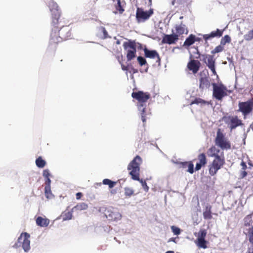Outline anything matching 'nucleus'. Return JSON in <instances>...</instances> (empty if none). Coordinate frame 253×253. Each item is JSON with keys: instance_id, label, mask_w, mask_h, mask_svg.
<instances>
[{"instance_id": "obj_1", "label": "nucleus", "mask_w": 253, "mask_h": 253, "mask_svg": "<svg viewBox=\"0 0 253 253\" xmlns=\"http://www.w3.org/2000/svg\"><path fill=\"white\" fill-rule=\"evenodd\" d=\"M207 154L209 157L214 158L211 164L209 166V173L213 176L225 164L223 152L215 146H212L208 150Z\"/></svg>"}, {"instance_id": "obj_2", "label": "nucleus", "mask_w": 253, "mask_h": 253, "mask_svg": "<svg viewBox=\"0 0 253 253\" xmlns=\"http://www.w3.org/2000/svg\"><path fill=\"white\" fill-rule=\"evenodd\" d=\"M132 97L138 101V109L140 114L142 121L143 123L146 121L147 115L149 114V111L146 109V101L150 98V95L147 92L142 91L133 92Z\"/></svg>"}, {"instance_id": "obj_3", "label": "nucleus", "mask_w": 253, "mask_h": 253, "mask_svg": "<svg viewBox=\"0 0 253 253\" xmlns=\"http://www.w3.org/2000/svg\"><path fill=\"white\" fill-rule=\"evenodd\" d=\"M142 163V159L139 156H136L134 159L129 163L127 167V169L130 170L129 174L131 176L132 179L134 180L139 181L144 189V190L147 192L149 190V187L147 186L145 180L140 179L139 178V166Z\"/></svg>"}, {"instance_id": "obj_4", "label": "nucleus", "mask_w": 253, "mask_h": 253, "mask_svg": "<svg viewBox=\"0 0 253 253\" xmlns=\"http://www.w3.org/2000/svg\"><path fill=\"white\" fill-rule=\"evenodd\" d=\"M30 235L26 232L22 233L15 244L17 247H21L25 252L30 251Z\"/></svg>"}, {"instance_id": "obj_5", "label": "nucleus", "mask_w": 253, "mask_h": 253, "mask_svg": "<svg viewBox=\"0 0 253 253\" xmlns=\"http://www.w3.org/2000/svg\"><path fill=\"white\" fill-rule=\"evenodd\" d=\"M215 143L216 146L221 148L222 149L227 150L231 148L230 143L228 139L225 137V135L218 129L216 136L215 139Z\"/></svg>"}, {"instance_id": "obj_6", "label": "nucleus", "mask_w": 253, "mask_h": 253, "mask_svg": "<svg viewBox=\"0 0 253 253\" xmlns=\"http://www.w3.org/2000/svg\"><path fill=\"white\" fill-rule=\"evenodd\" d=\"M213 86L212 96L218 100H221L222 98L227 95V88L222 84H212Z\"/></svg>"}, {"instance_id": "obj_7", "label": "nucleus", "mask_w": 253, "mask_h": 253, "mask_svg": "<svg viewBox=\"0 0 253 253\" xmlns=\"http://www.w3.org/2000/svg\"><path fill=\"white\" fill-rule=\"evenodd\" d=\"M59 37L56 38V39H54V36L53 33L51 34V40L53 42H58L61 41V40H66L71 37L70 29L69 26H63L58 31Z\"/></svg>"}, {"instance_id": "obj_8", "label": "nucleus", "mask_w": 253, "mask_h": 253, "mask_svg": "<svg viewBox=\"0 0 253 253\" xmlns=\"http://www.w3.org/2000/svg\"><path fill=\"white\" fill-rule=\"evenodd\" d=\"M239 111L241 112L245 116L253 110V99L246 102L239 103Z\"/></svg>"}, {"instance_id": "obj_9", "label": "nucleus", "mask_w": 253, "mask_h": 253, "mask_svg": "<svg viewBox=\"0 0 253 253\" xmlns=\"http://www.w3.org/2000/svg\"><path fill=\"white\" fill-rule=\"evenodd\" d=\"M49 7L52 12V23L55 25L57 24L58 19L60 16V13L58 10V6L56 2L51 0L49 2Z\"/></svg>"}, {"instance_id": "obj_10", "label": "nucleus", "mask_w": 253, "mask_h": 253, "mask_svg": "<svg viewBox=\"0 0 253 253\" xmlns=\"http://www.w3.org/2000/svg\"><path fill=\"white\" fill-rule=\"evenodd\" d=\"M153 13L152 9L144 11L142 9L138 8L136 11V18L139 22H144L149 19Z\"/></svg>"}, {"instance_id": "obj_11", "label": "nucleus", "mask_w": 253, "mask_h": 253, "mask_svg": "<svg viewBox=\"0 0 253 253\" xmlns=\"http://www.w3.org/2000/svg\"><path fill=\"white\" fill-rule=\"evenodd\" d=\"M124 46L126 49L128 47L130 48L127 49L126 57L128 61H130L135 56L136 50L134 43L133 42H126L124 43Z\"/></svg>"}, {"instance_id": "obj_12", "label": "nucleus", "mask_w": 253, "mask_h": 253, "mask_svg": "<svg viewBox=\"0 0 253 253\" xmlns=\"http://www.w3.org/2000/svg\"><path fill=\"white\" fill-rule=\"evenodd\" d=\"M203 61L206 63L208 68L211 70L214 75H216V73L215 69V59L211 55H203Z\"/></svg>"}, {"instance_id": "obj_13", "label": "nucleus", "mask_w": 253, "mask_h": 253, "mask_svg": "<svg viewBox=\"0 0 253 253\" xmlns=\"http://www.w3.org/2000/svg\"><path fill=\"white\" fill-rule=\"evenodd\" d=\"M105 216L109 220L118 221L121 219L122 215L118 211H114L112 209H108L106 211Z\"/></svg>"}, {"instance_id": "obj_14", "label": "nucleus", "mask_w": 253, "mask_h": 253, "mask_svg": "<svg viewBox=\"0 0 253 253\" xmlns=\"http://www.w3.org/2000/svg\"><path fill=\"white\" fill-rule=\"evenodd\" d=\"M226 119V122L229 125L231 129H233L242 125L241 121L237 116L229 117Z\"/></svg>"}, {"instance_id": "obj_15", "label": "nucleus", "mask_w": 253, "mask_h": 253, "mask_svg": "<svg viewBox=\"0 0 253 253\" xmlns=\"http://www.w3.org/2000/svg\"><path fill=\"white\" fill-rule=\"evenodd\" d=\"M178 40L177 35L172 33L170 35H165L163 37L162 42L169 44L174 43Z\"/></svg>"}, {"instance_id": "obj_16", "label": "nucleus", "mask_w": 253, "mask_h": 253, "mask_svg": "<svg viewBox=\"0 0 253 253\" xmlns=\"http://www.w3.org/2000/svg\"><path fill=\"white\" fill-rule=\"evenodd\" d=\"M145 56L147 58L152 59L157 58V62L160 61V58L158 52L156 50H150L145 48L144 49Z\"/></svg>"}, {"instance_id": "obj_17", "label": "nucleus", "mask_w": 253, "mask_h": 253, "mask_svg": "<svg viewBox=\"0 0 253 253\" xmlns=\"http://www.w3.org/2000/svg\"><path fill=\"white\" fill-rule=\"evenodd\" d=\"M222 35V32L219 29H217L215 31L211 32L210 34L203 35V38L205 41H207L210 39L213 38L214 37H220Z\"/></svg>"}, {"instance_id": "obj_18", "label": "nucleus", "mask_w": 253, "mask_h": 253, "mask_svg": "<svg viewBox=\"0 0 253 253\" xmlns=\"http://www.w3.org/2000/svg\"><path fill=\"white\" fill-rule=\"evenodd\" d=\"M199 61L193 60L188 63V68L190 70L192 71L194 74H195L199 70Z\"/></svg>"}, {"instance_id": "obj_19", "label": "nucleus", "mask_w": 253, "mask_h": 253, "mask_svg": "<svg viewBox=\"0 0 253 253\" xmlns=\"http://www.w3.org/2000/svg\"><path fill=\"white\" fill-rule=\"evenodd\" d=\"M175 30L176 33L175 34L177 35L178 37L184 33H185L186 34L188 33V30L186 28L185 25L182 23H181L178 25H176Z\"/></svg>"}, {"instance_id": "obj_20", "label": "nucleus", "mask_w": 253, "mask_h": 253, "mask_svg": "<svg viewBox=\"0 0 253 253\" xmlns=\"http://www.w3.org/2000/svg\"><path fill=\"white\" fill-rule=\"evenodd\" d=\"M36 223L41 227H47L49 224V220L39 216L36 219Z\"/></svg>"}, {"instance_id": "obj_21", "label": "nucleus", "mask_w": 253, "mask_h": 253, "mask_svg": "<svg viewBox=\"0 0 253 253\" xmlns=\"http://www.w3.org/2000/svg\"><path fill=\"white\" fill-rule=\"evenodd\" d=\"M203 216L205 219H211L212 218L211 206L207 205L203 212Z\"/></svg>"}, {"instance_id": "obj_22", "label": "nucleus", "mask_w": 253, "mask_h": 253, "mask_svg": "<svg viewBox=\"0 0 253 253\" xmlns=\"http://www.w3.org/2000/svg\"><path fill=\"white\" fill-rule=\"evenodd\" d=\"M210 86V82L206 78H201L200 80V88L202 89L208 88Z\"/></svg>"}, {"instance_id": "obj_23", "label": "nucleus", "mask_w": 253, "mask_h": 253, "mask_svg": "<svg viewBox=\"0 0 253 253\" xmlns=\"http://www.w3.org/2000/svg\"><path fill=\"white\" fill-rule=\"evenodd\" d=\"M88 208V205L85 203H80L77 204L76 206L73 207L72 209V211H82L85 210Z\"/></svg>"}, {"instance_id": "obj_24", "label": "nucleus", "mask_w": 253, "mask_h": 253, "mask_svg": "<svg viewBox=\"0 0 253 253\" xmlns=\"http://www.w3.org/2000/svg\"><path fill=\"white\" fill-rule=\"evenodd\" d=\"M195 41V36L193 35H190L184 42V45L190 46L192 45Z\"/></svg>"}, {"instance_id": "obj_25", "label": "nucleus", "mask_w": 253, "mask_h": 253, "mask_svg": "<svg viewBox=\"0 0 253 253\" xmlns=\"http://www.w3.org/2000/svg\"><path fill=\"white\" fill-rule=\"evenodd\" d=\"M36 164L38 168H42L45 166L46 162L41 157H39L36 160Z\"/></svg>"}, {"instance_id": "obj_26", "label": "nucleus", "mask_w": 253, "mask_h": 253, "mask_svg": "<svg viewBox=\"0 0 253 253\" xmlns=\"http://www.w3.org/2000/svg\"><path fill=\"white\" fill-rule=\"evenodd\" d=\"M73 212V211L71 210V211L63 212L61 215L63 217V220L66 221L71 219L72 218Z\"/></svg>"}, {"instance_id": "obj_27", "label": "nucleus", "mask_w": 253, "mask_h": 253, "mask_svg": "<svg viewBox=\"0 0 253 253\" xmlns=\"http://www.w3.org/2000/svg\"><path fill=\"white\" fill-rule=\"evenodd\" d=\"M207 235V231L205 229H201L198 233L197 239L198 240H205Z\"/></svg>"}, {"instance_id": "obj_28", "label": "nucleus", "mask_w": 253, "mask_h": 253, "mask_svg": "<svg viewBox=\"0 0 253 253\" xmlns=\"http://www.w3.org/2000/svg\"><path fill=\"white\" fill-rule=\"evenodd\" d=\"M207 235V231L205 229H201L198 233L197 239L198 240H205Z\"/></svg>"}, {"instance_id": "obj_29", "label": "nucleus", "mask_w": 253, "mask_h": 253, "mask_svg": "<svg viewBox=\"0 0 253 253\" xmlns=\"http://www.w3.org/2000/svg\"><path fill=\"white\" fill-rule=\"evenodd\" d=\"M44 190L45 197L48 199H52L53 197V195L51 193V187H45Z\"/></svg>"}, {"instance_id": "obj_30", "label": "nucleus", "mask_w": 253, "mask_h": 253, "mask_svg": "<svg viewBox=\"0 0 253 253\" xmlns=\"http://www.w3.org/2000/svg\"><path fill=\"white\" fill-rule=\"evenodd\" d=\"M207 242L205 240H198L196 242V245L199 247L203 249H206Z\"/></svg>"}, {"instance_id": "obj_31", "label": "nucleus", "mask_w": 253, "mask_h": 253, "mask_svg": "<svg viewBox=\"0 0 253 253\" xmlns=\"http://www.w3.org/2000/svg\"><path fill=\"white\" fill-rule=\"evenodd\" d=\"M231 42V38L229 36L225 35L221 40L220 44L224 46L226 43H230Z\"/></svg>"}, {"instance_id": "obj_32", "label": "nucleus", "mask_w": 253, "mask_h": 253, "mask_svg": "<svg viewBox=\"0 0 253 253\" xmlns=\"http://www.w3.org/2000/svg\"><path fill=\"white\" fill-rule=\"evenodd\" d=\"M102 183L104 185H108L110 188H112L115 186L116 183L109 179H104L103 180Z\"/></svg>"}, {"instance_id": "obj_33", "label": "nucleus", "mask_w": 253, "mask_h": 253, "mask_svg": "<svg viewBox=\"0 0 253 253\" xmlns=\"http://www.w3.org/2000/svg\"><path fill=\"white\" fill-rule=\"evenodd\" d=\"M244 39L247 41H250L253 39V29L248 32L244 36Z\"/></svg>"}, {"instance_id": "obj_34", "label": "nucleus", "mask_w": 253, "mask_h": 253, "mask_svg": "<svg viewBox=\"0 0 253 253\" xmlns=\"http://www.w3.org/2000/svg\"><path fill=\"white\" fill-rule=\"evenodd\" d=\"M198 160L200 162L199 163L202 164L203 165H205L207 163L205 155L203 153H202L199 155Z\"/></svg>"}, {"instance_id": "obj_35", "label": "nucleus", "mask_w": 253, "mask_h": 253, "mask_svg": "<svg viewBox=\"0 0 253 253\" xmlns=\"http://www.w3.org/2000/svg\"><path fill=\"white\" fill-rule=\"evenodd\" d=\"M223 49H224V46H223L222 45H221L220 43V45L217 46L214 49V50L211 51V52L212 54H215V53H219V52H220L222 51Z\"/></svg>"}, {"instance_id": "obj_36", "label": "nucleus", "mask_w": 253, "mask_h": 253, "mask_svg": "<svg viewBox=\"0 0 253 253\" xmlns=\"http://www.w3.org/2000/svg\"><path fill=\"white\" fill-rule=\"evenodd\" d=\"M133 193L134 190L132 188L129 187L125 188V194L126 196L130 197L133 195Z\"/></svg>"}, {"instance_id": "obj_37", "label": "nucleus", "mask_w": 253, "mask_h": 253, "mask_svg": "<svg viewBox=\"0 0 253 253\" xmlns=\"http://www.w3.org/2000/svg\"><path fill=\"white\" fill-rule=\"evenodd\" d=\"M170 228H171V231L173 232V234L175 235H178L181 233L180 229L176 226H171L170 227Z\"/></svg>"}, {"instance_id": "obj_38", "label": "nucleus", "mask_w": 253, "mask_h": 253, "mask_svg": "<svg viewBox=\"0 0 253 253\" xmlns=\"http://www.w3.org/2000/svg\"><path fill=\"white\" fill-rule=\"evenodd\" d=\"M98 30L100 33L103 34L102 38L106 39L108 37V33L105 28L104 27H100L98 28Z\"/></svg>"}, {"instance_id": "obj_39", "label": "nucleus", "mask_w": 253, "mask_h": 253, "mask_svg": "<svg viewBox=\"0 0 253 253\" xmlns=\"http://www.w3.org/2000/svg\"><path fill=\"white\" fill-rule=\"evenodd\" d=\"M248 236L249 241L253 244V225L252 227L249 229Z\"/></svg>"}, {"instance_id": "obj_40", "label": "nucleus", "mask_w": 253, "mask_h": 253, "mask_svg": "<svg viewBox=\"0 0 253 253\" xmlns=\"http://www.w3.org/2000/svg\"><path fill=\"white\" fill-rule=\"evenodd\" d=\"M137 60L141 66H143L146 63L145 59L141 56H138L137 57Z\"/></svg>"}, {"instance_id": "obj_41", "label": "nucleus", "mask_w": 253, "mask_h": 253, "mask_svg": "<svg viewBox=\"0 0 253 253\" xmlns=\"http://www.w3.org/2000/svg\"><path fill=\"white\" fill-rule=\"evenodd\" d=\"M193 103H195V104H205L206 103V102L200 99V98H198V99H196L193 102Z\"/></svg>"}, {"instance_id": "obj_42", "label": "nucleus", "mask_w": 253, "mask_h": 253, "mask_svg": "<svg viewBox=\"0 0 253 253\" xmlns=\"http://www.w3.org/2000/svg\"><path fill=\"white\" fill-rule=\"evenodd\" d=\"M188 171L190 173H193L194 172V166L192 163H190L188 165Z\"/></svg>"}, {"instance_id": "obj_43", "label": "nucleus", "mask_w": 253, "mask_h": 253, "mask_svg": "<svg viewBox=\"0 0 253 253\" xmlns=\"http://www.w3.org/2000/svg\"><path fill=\"white\" fill-rule=\"evenodd\" d=\"M117 7H119L117 8L118 10L121 12L122 13L124 11V9L122 8L121 5V1L120 0H117Z\"/></svg>"}, {"instance_id": "obj_44", "label": "nucleus", "mask_w": 253, "mask_h": 253, "mask_svg": "<svg viewBox=\"0 0 253 253\" xmlns=\"http://www.w3.org/2000/svg\"><path fill=\"white\" fill-rule=\"evenodd\" d=\"M43 176L45 177L46 178L47 177H49V176L50 175L49 171L48 169H44L43 171Z\"/></svg>"}, {"instance_id": "obj_45", "label": "nucleus", "mask_w": 253, "mask_h": 253, "mask_svg": "<svg viewBox=\"0 0 253 253\" xmlns=\"http://www.w3.org/2000/svg\"><path fill=\"white\" fill-rule=\"evenodd\" d=\"M251 220V215H248L247 216H246V218H245V225L247 226L248 224H249V223L248 222H250Z\"/></svg>"}, {"instance_id": "obj_46", "label": "nucleus", "mask_w": 253, "mask_h": 253, "mask_svg": "<svg viewBox=\"0 0 253 253\" xmlns=\"http://www.w3.org/2000/svg\"><path fill=\"white\" fill-rule=\"evenodd\" d=\"M51 180L49 177L46 178L45 187H50Z\"/></svg>"}, {"instance_id": "obj_47", "label": "nucleus", "mask_w": 253, "mask_h": 253, "mask_svg": "<svg viewBox=\"0 0 253 253\" xmlns=\"http://www.w3.org/2000/svg\"><path fill=\"white\" fill-rule=\"evenodd\" d=\"M203 165L200 163H197L196 165L195 169L196 170H199L201 169Z\"/></svg>"}, {"instance_id": "obj_48", "label": "nucleus", "mask_w": 253, "mask_h": 253, "mask_svg": "<svg viewBox=\"0 0 253 253\" xmlns=\"http://www.w3.org/2000/svg\"><path fill=\"white\" fill-rule=\"evenodd\" d=\"M241 166H242V169L243 170H245L247 168V166H246V163L244 162V161H242L241 164Z\"/></svg>"}, {"instance_id": "obj_49", "label": "nucleus", "mask_w": 253, "mask_h": 253, "mask_svg": "<svg viewBox=\"0 0 253 253\" xmlns=\"http://www.w3.org/2000/svg\"><path fill=\"white\" fill-rule=\"evenodd\" d=\"M247 173L245 170L242 171L241 173V175L242 178L245 177L247 175Z\"/></svg>"}, {"instance_id": "obj_50", "label": "nucleus", "mask_w": 253, "mask_h": 253, "mask_svg": "<svg viewBox=\"0 0 253 253\" xmlns=\"http://www.w3.org/2000/svg\"><path fill=\"white\" fill-rule=\"evenodd\" d=\"M82 195V194L80 192H78L76 194V199L77 200L80 199L81 196Z\"/></svg>"}, {"instance_id": "obj_51", "label": "nucleus", "mask_w": 253, "mask_h": 253, "mask_svg": "<svg viewBox=\"0 0 253 253\" xmlns=\"http://www.w3.org/2000/svg\"><path fill=\"white\" fill-rule=\"evenodd\" d=\"M247 253H253V246L249 248Z\"/></svg>"}, {"instance_id": "obj_52", "label": "nucleus", "mask_w": 253, "mask_h": 253, "mask_svg": "<svg viewBox=\"0 0 253 253\" xmlns=\"http://www.w3.org/2000/svg\"><path fill=\"white\" fill-rule=\"evenodd\" d=\"M177 238H170V239L169 240L168 242H174V243H176V239H177Z\"/></svg>"}, {"instance_id": "obj_53", "label": "nucleus", "mask_w": 253, "mask_h": 253, "mask_svg": "<svg viewBox=\"0 0 253 253\" xmlns=\"http://www.w3.org/2000/svg\"><path fill=\"white\" fill-rule=\"evenodd\" d=\"M122 70H123L124 71L125 70H127V67H126L125 66L123 65H122Z\"/></svg>"}, {"instance_id": "obj_54", "label": "nucleus", "mask_w": 253, "mask_h": 253, "mask_svg": "<svg viewBox=\"0 0 253 253\" xmlns=\"http://www.w3.org/2000/svg\"><path fill=\"white\" fill-rule=\"evenodd\" d=\"M165 253H174L173 251H167V252H166Z\"/></svg>"}, {"instance_id": "obj_55", "label": "nucleus", "mask_w": 253, "mask_h": 253, "mask_svg": "<svg viewBox=\"0 0 253 253\" xmlns=\"http://www.w3.org/2000/svg\"><path fill=\"white\" fill-rule=\"evenodd\" d=\"M200 41V39L197 38H195V41Z\"/></svg>"}, {"instance_id": "obj_56", "label": "nucleus", "mask_w": 253, "mask_h": 253, "mask_svg": "<svg viewBox=\"0 0 253 253\" xmlns=\"http://www.w3.org/2000/svg\"><path fill=\"white\" fill-rule=\"evenodd\" d=\"M116 43H117V44H120V42L119 41H117L116 42Z\"/></svg>"}, {"instance_id": "obj_57", "label": "nucleus", "mask_w": 253, "mask_h": 253, "mask_svg": "<svg viewBox=\"0 0 253 253\" xmlns=\"http://www.w3.org/2000/svg\"><path fill=\"white\" fill-rule=\"evenodd\" d=\"M175 48H176V47H175V48H174L172 49V51H173V52L174 51V49H175Z\"/></svg>"}, {"instance_id": "obj_58", "label": "nucleus", "mask_w": 253, "mask_h": 253, "mask_svg": "<svg viewBox=\"0 0 253 253\" xmlns=\"http://www.w3.org/2000/svg\"><path fill=\"white\" fill-rule=\"evenodd\" d=\"M182 18H183V16H181V17H180V19H182Z\"/></svg>"}, {"instance_id": "obj_59", "label": "nucleus", "mask_w": 253, "mask_h": 253, "mask_svg": "<svg viewBox=\"0 0 253 253\" xmlns=\"http://www.w3.org/2000/svg\"><path fill=\"white\" fill-rule=\"evenodd\" d=\"M149 0L150 1L151 0Z\"/></svg>"}]
</instances>
